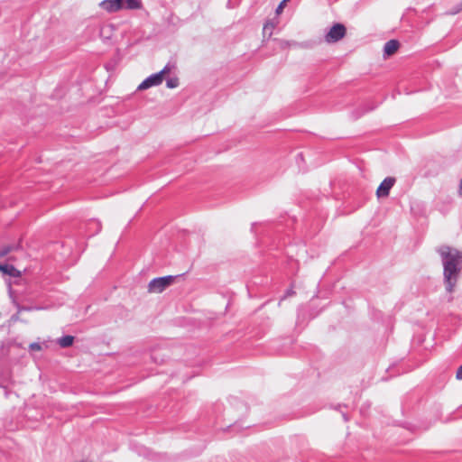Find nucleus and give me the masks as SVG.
<instances>
[{"mask_svg": "<svg viewBox=\"0 0 462 462\" xmlns=\"http://www.w3.org/2000/svg\"><path fill=\"white\" fill-rule=\"evenodd\" d=\"M276 23L273 21H267L263 29V35H268L270 37L273 34V30L275 28Z\"/></svg>", "mask_w": 462, "mask_h": 462, "instance_id": "nucleus-10", "label": "nucleus"}, {"mask_svg": "<svg viewBox=\"0 0 462 462\" xmlns=\"http://www.w3.org/2000/svg\"><path fill=\"white\" fill-rule=\"evenodd\" d=\"M172 282V276L155 278L149 282L148 290L150 292L160 293L169 287Z\"/></svg>", "mask_w": 462, "mask_h": 462, "instance_id": "nucleus-5", "label": "nucleus"}, {"mask_svg": "<svg viewBox=\"0 0 462 462\" xmlns=\"http://www.w3.org/2000/svg\"><path fill=\"white\" fill-rule=\"evenodd\" d=\"M175 69L174 64L168 63L164 66V68L154 74L147 77L138 87V91H143L152 87L160 86L166 77L170 76L172 71Z\"/></svg>", "mask_w": 462, "mask_h": 462, "instance_id": "nucleus-2", "label": "nucleus"}, {"mask_svg": "<svg viewBox=\"0 0 462 462\" xmlns=\"http://www.w3.org/2000/svg\"><path fill=\"white\" fill-rule=\"evenodd\" d=\"M99 6L108 13H115L121 9H137L140 0H104Z\"/></svg>", "mask_w": 462, "mask_h": 462, "instance_id": "nucleus-3", "label": "nucleus"}, {"mask_svg": "<svg viewBox=\"0 0 462 462\" xmlns=\"http://www.w3.org/2000/svg\"><path fill=\"white\" fill-rule=\"evenodd\" d=\"M458 193L462 197V179L460 180Z\"/></svg>", "mask_w": 462, "mask_h": 462, "instance_id": "nucleus-16", "label": "nucleus"}, {"mask_svg": "<svg viewBox=\"0 0 462 462\" xmlns=\"http://www.w3.org/2000/svg\"><path fill=\"white\" fill-rule=\"evenodd\" d=\"M444 267L446 290L452 292L462 269V252L456 248L443 245L439 249Z\"/></svg>", "mask_w": 462, "mask_h": 462, "instance_id": "nucleus-1", "label": "nucleus"}, {"mask_svg": "<svg viewBox=\"0 0 462 462\" xmlns=\"http://www.w3.org/2000/svg\"><path fill=\"white\" fill-rule=\"evenodd\" d=\"M399 47V42L395 40H391L387 42L384 45L383 51L386 56L393 55Z\"/></svg>", "mask_w": 462, "mask_h": 462, "instance_id": "nucleus-7", "label": "nucleus"}, {"mask_svg": "<svg viewBox=\"0 0 462 462\" xmlns=\"http://www.w3.org/2000/svg\"><path fill=\"white\" fill-rule=\"evenodd\" d=\"M456 377L458 380H462V365L458 367Z\"/></svg>", "mask_w": 462, "mask_h": 462, "instance_id": "nucleus-14", "label": "nucleus"}, {"mask_svg": "<svg viewBox=\"0 0 462 462\" xmlns=\"http://www.w3.org/2000/svg\"><path fill=\"white\" fill-rule=\"evenodd\" d=\"M346 33V29L342 23L333 24L324 35V41L328 43H336L342 40Z\"/></svg>", "mask_w": 462, "mask_h": 462, "instance_id": "nucleus-4", "label": "nucleus"}, {"mask_svg": "<svg viewBox=\"0 0 462 462\" xmlns=\"http://www.w3.org/2000/svg\"><path fill=\"white\" fill-rule=\"evenodd\" d=\"M30 350L32 351H40L42 349V346L40 343H32L29 346Z\"/></svg>", "mask_w": 462, "mask_h": 462, "instance_id": "nucleus-13", "label": "nucleus"}, {"mask_svg": "<svg viewBox=\"0 0 462 462\" xmlns=\"http://www.w3.org/2000/svg\"><path fill=\"white\" fill-rule=\"evenodd\" d=\"M0 270L5 273H7L11 276H14V277H16V276H19L20 275V272L18 270H16L14 266L12 265H0Z\"/></svg>", "mask_w": 462, "mask_h": 462, "instance_id": "nucleus-8", "label": "nucleus"}, {"mask_svg": "<svg viewBox=\"0 0 462 462\" xmlns=\"http://www.w3.org/2000/svg\"><path fill=\"white\" fill-rule=\"evenodd\" d=\"M395 183V179L392 177L385 178L383 182L379 185L376 195L378 198L387 197L389 195L390 189Z\"/></svg>", "mask_w": 462, "mask_h": 462, "instance_id": "nucleus-6", "label": "nucleus"}, {"mask_svg": "<svg viewBox=\"0 0 462 462\" xmlns=\"http://www.w3.org/2000/svg\"><path fill=\"white\" fill-rule=\"evenodd\" d=\"M166 86L169 88H175L179 86V79L177 77L171 78L170 76L166 77Z\"/></svg>", "mask_w": 462, "mask_h": 462, "instance_id": "nucleus-11", "label": "nucleus"}, {"mask_svg": "<svg viewBox=\"0 0 462 462\" xmlns=\"http://www.w3.org/2000/svg\"><path fill=\"white\" fill-rule=\"evenodd\" d=\"M58 344L61 347H69L74 342V337L72 336H64L57 340Z\"/></svg>", "mask_w": 462, "mask_h": 462, "instance_id": "nucleus-9", "label": "nucleus"}, {"mask_svg": "<svg viewBox=\"0 0 462 462\" xmlns=\"http://www.w3.org/2000/svg\"><path fill=\"white\" fill-rule=\"evenodd\" d=\"M0 386L4 389H6L7 385L5 383V382H0ZM5 394L7 396V391L5 390Z\"/></svg>", "mask_w": 462, "mask_h": 462, "instance_id": "nucleus-15", "label": "nucleus"}, {"mask_svg": "<svg viewBox=\"0 0 462 462\" xmlns=\"http://www.w3.org/2000/svg\"><path fill=\"white\" fill-rule=\"evenodd\" d=\"M288 1L289 0H282L279 4V5L277 6V8L275 10V13H276L277 15H279V14H281L282 13V11H283L284 7L286 6Z\"/></svg>", "mask_w": 462, "mask_h": 462, "instance_id": "nucleus-12", "label": "nucleus"}]
</instances>
